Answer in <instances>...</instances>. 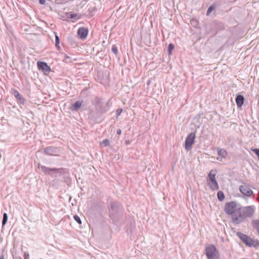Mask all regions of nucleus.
Returning a JSON list of instances; mask_svg holds the SVG:
<instances>
[{
  "label": "nucleus",
  "instance_id": "f257e3e1",
  "mask_svg": "<svg viewBox=\"0 0 259 259\" xmlns=\"http://www.w3.org/2000/svg\"><path fill=\"white\" fill-rule=\"evenodd\" d=\"M241 207L236 202L231 201L225 204L224 211L227 214L232 215V219L234 223L239 224L243 219L240 213Z\"/></svg>",
  "mask_w": 259,
  "mask_h": 259
},
{
  "label": "nucleus",
  "instance_id": "f03ea898",
  "mask_svg": "<svg viewBox=\"0 0 259 259\" xmlns=\"http://www.w3.org/2000/svg\"><path fill=\"white\" fill-rule=\"evenodd\" d=\"M111 219L115 223L117 222L118 218L121 217V207L117 201H111L108 205Z\"/></svg>",
  "mask_w": 259,
  "mask_h": 259
},
{
  "label": "nucleus",
  "instance_id": "7ed1b4c3",
  "mask_svg": "<svg viewBox=\"0 0 259 259\" xmlns=\"http://www.w3.org/2000/svg\"><path fill=\"white\" fill-rule=\"evenodd\" d=\"M238 236L242 242L249 247H259V240L253 239L245 234L240 233Z\"/></svg>",
  "mask_w": 259,
  "mask_h": 259
},
{
  "label": "nucleus",
  "instance_id": "20e7f679",
  "mask_svg": "<svg viewBox=\"0 0 259 259\" xmlns=\"http://www.w3.org/2000/svg\"><path fill=\"white\" fill-rule=\"evenodd\" d=\"M38 168L40 169L45 175H50L51 177H56L58 174H61L63 169L56 168H49L47 166L38 164Z\"/></svg>",
  "mask_w": 259,
  "mask_h": 259
},
{
  "label": "nucleus",
  "instance_id": "39448f33",
  "mask_svg": "<svg viewBox=\"0 0 259 259\" xmlns=\"http://www.w3.org/2000/svg\"><path fill=\"white\" fill-rule=\"evenodd\" d=\"M254 213V207L253 206H249L244 208L241 207L240 213L243 217L241 220L243 222L246 218H250L253 216Z\"/></svg>",
  "mask_w": 259,
  "mask_h": 259
},
{
  "label": "nucleus",
  "instance_id": "423d86ee",
  "mask_svg": "<svg viewBox=\"0 0 259 259\" xmlns=\"http://www.w3.org/2000/svg\"><path fill=\"white\" fill-rule=\"evenodd\" d=\"M195 139V134L194 133H191L186 137L185 142V149L188 151L192 149V145L194 143Z\"/></svg>",
  "mask_w": 259,
  "mask_h": 259
},
{
  "label": "nucleus",
  "instance_id": "0eeeda50",
  "mask_svg": "<svg viewBox=\"0 0 259 259\" xmlns=\"http://www.w3.org/2000/svg\"><path fill=\"white\" fill-rule=\"evenodd\" d=\"M93 104L95 106L96 109L101 113H105L107 111V109L103 107L102 99L96 97L92 101Z\"/></svg>",
  "mask_w": 259,
  "mask_h": 259
},
{
  "label": "nucleus",
  "instance_id": "6e6552de",
  "mask_svg": "<svg viewBox=\"0 0 259 259\" xmlns=\"http://www.w3.org/2000/svg\"><path fill=\"white\" fill-rule=\"evenodd\" d=\"M239 190L244 196L246 197H250L253 194L251 189L246 184L241 185L239 187Z\"/></svg>",
  "mask_w": 259,
  "mask_h": 259
},
{
  "label": "nucleus",
  "instance_id": "1a4fd4ad",
  "mask_svg": "<svg viewBox=\"0 0 259 259\" xmlns=\"http://www.w3.org/2000/svg\"><path fill=\"white\" fill-rule=\"evenodd\" d=\"M88 33V29L87 28L83 27H80L77 31L78 35H79V37L82 39H83L87 37Z\"/></svg>",
  "mask_w": 259,
  "mask_h": 259
},
{
  "label": "nucleus",
  "instance_id": "9d476101",
  "mask_svg": "<svg viewBox=\"0 0 259 259\" xmlns=\"http://www.w3.org/2000/svg\"><path fill=\"white\" fill-rule=\"evenodd\" d=\"M37 64L39 69L46 72H50L51 71L50 67L45 62L38 61Z\"/></svg>",
  "mask_w": 259,
  "mask_h": 259
},
{
  "label": "nucleus",
  "instance_id": "9b49d317",
  "mask_svg": "<svg viewBox=\"0 0 259 259\" xmlns=\"http://www.w3.org/2000/svg\"><path fill=\"white\" fill-rule=\"evenodd\" d=\"M44 153L49 155H55L57 153V148L53 147H48L45 148Z\"/></svg>",
  "mask_w": 259,
  "mask_h": 259
},
{
  "label": "nucleus",
  "instance_id": "f8f14e48",
  "mask_svg": "<svg viewBox=\"0 0 259 259\" xmlns=\"http://www.w3.org/2000/svg\"><path fill=\"white\" fill-rule=\"evenodd\" d=\"M217 153L219 156L217 159L220 160H222L223 158L226 157L227 155V152L224 149H217Z\"/></svg>",
  "mask_w": 259,
  "mask_h": 259
},
{
  "label": "nucleus",
  "instance_id": "ddd939ff",
  "mask_svg": "<svg viewBox=\"0 0 259 259\" xmlns=\"http://www.w3.org/2000/svg\"><path fill=\"white\" fill-rule=\"evenodd\" d=\"M211 259H220V255L214 246H211Z\"/></svg>",
  "mask_w": 259,
  "mask_h": 259
},
{
  "label": "nucleus",
  "instance_id": "4468645a",
  "mask_svg": "<svg viewBox=\"0 0 259 259\" xmlns=\"http://www.w3.org/2000/svg\"><path fill=\"white\" fill-rule=\"evenodd\" d=\"M244 98L241 95H238L236 98V102L238 107H241L243 104Z\"/></svg>",
  "mask_w": 259,
  "mask_h": 259
},
{
  "label": "nucleus",
  "instance_id": "2eb2a0df",
  "mask_svg": "<svg viewBox=\"0 0 259 259\" xmlns=\"http://www.w3.org/2000/svg\"><path fill=\"white\" fill-rule=\"evenodd\" d=\"M13 93H14V96L18 100H19L21 103H23L24 104V102H25V99L23 97H22L21 95L19 93V92L17 91L16 90H14L13 91Z\"/></svg>",
  "mask_w": 259,
  "mask_h": 259
},
{
  "label": "nucleus",
  "instance_id": "dca6fc26",
  "mask_svg": "<svg viewBox=\"0 0 259 259\" xmlns=\"http://www.w3.org/2000/svg\"><path fill=\"white\" fill-rule=\"evenodd\" d=\"M253 228L256 230L259 234V219L253 220L251 222Z\"/></svg>",
  "mask_w": 259,
  "mask_h": 259
},
{
  "label": "nucleus",
  "instance_id": "f3484780",
  "mask_svg": "<svg viewBox=\"0 0 259 259\" xmlns=\"http://www.w3.org/2000/svg\"><path fill=\"white\" fill-rule=\"evenodd\" d=\"M211 189L215 190H218L219 189V186L215 180L214 176H211Z\"/></svg>",
  "mask_w": 259,
  "mask_h": 259
},
{
  "label": "nucleus",
  "instance_id": "a211bd4d",
  "mask_svg": "<svg viewBox=\"0 0 259 259\" xmlns=\"http://www.w3.org/2000/svg\"><path fill=\"white\" fill-rule=\"evenodd\" d=\"M82 105V102L80 101H76L74 104H73V108L74 110H77L79 109Z\"/></svg>",
  "mask_w": 259,
  "mask_h": 259
},
{
  "label": "nucleus",
  "instance_id": "6ab92c4d",
  "mask_svg": "<svg viewBox=\"0 0 259 259\" xmlns=\"http://www.w3.org/2000/svg\"><path fill=\"white\" fill-rule=\"evenodd\" d=\"M205 252L207 259H210V246L209 245L206 246Z\"/></svg>",
  "mask_w": 259,
  "mask_h": 259
},
{
  "label": "nucleus",
  "instance_id": "aec40b11",
  "mask_svg": "<svg viewBox=\"0 0 259 259\" xmlns=\"http://www.w3.org/2000/svg\"><path fill=\"white\" fill-rule=\"evenodd\" d=\"M217 195H218V198L219 199V200H220V201L224 200V199L225 198V195H224V193L222 191L218 192Z\"/></svg>",
  "mask_w": 259,
  "mask_h": 259
},
{
  "label": "nucleus",
  "instance_id": "412c9836",
  "mask_svg": "<svg viewBox=\"0 0 259 259\" xmlns=\"http://www.w3.org/2000/svg\"><path fill=\"white\" fill-rule=\"evenodd\" d=\"M8 221V215L7 213H4L3 214V219L2 221V226H4L7 223Z\"/></svg>",
  "mask_w": 259,
  "mask_h": 259
},
{
  "label": "nucleus",
  "instance_id": "4be33fe9",
  "mask_svg": "<svg viewBox=\"0 0 259 259\" xmlns=\"http://www.w3.org/2000/svg\"><path fill=\"white\" fill-rule=\"evenodd\" d=\"M69 17L70 18L74 19H78L80 18V17L78 16V15L76 13H71L69 15Z\"/></svg>",
  "mask_w": 259,
  "mask_h": 259
},
{
  "label": "nucleus",
  "instance_id": "5701e85b",
  "mask_svg": "<svg viewBox=\"0 0 259 259\" xmlns=\"http://www.w3.org/2000/svg\"><path fill=\"white\" fill-rule=\"evenodd\" d=\"M175 46L172 44H169L168 47V51L169 54H171L172 51L174 49Z\"/></svg>",
  "mask_w": 259,
  "mask_h": 259
},
{
  "label": "nucleus",
  "instance_id": "b1692460",
  "mask_svg": "<svg viewBox=\"0 0 259 259\" xmlns=\"http://www.w3.org/2000/svg\"><path fill=\"white\" fill-rule=\"evenodd\" d=\"M102 144H103L104 146H107L110 145V141L106 139L102 141Z\"/></svg>",
  "mask_w": 259,
  "mask_h": 259
},
{
  "label": "nucleus",
  "instance_id": "393cba45",
  "mask_svg": "<svg viewBox=\"0 0 259 259\" xmlns=\"http://www.w3.org/2000/svg\"><path fill=\"white\" fill-rule=\"evenodd\" d=\"M111 50H112V52L115 55H116L117 54V52H118L117 48V47L115 45L112 46Z\"/></svg>",
  "mask_w": 259,
  "mask_h": 259
},
{
  "label": "nucleus",
  "instance_id": "a878e982",
  "mask_svg": "<svg viewBox=\"0 0 259 259\" xmlns=\"http://www.w3.org/2000/svg\"><path fill=\"white\" fill-rule=\"evenodd\" d=\"M190 23H191L192 25H193V26H194L195 27H196L197 25H198V22L195 19L191 20V21H190Z\"/></svg>",
  "mask_w": 259,
  "mask_h": 259
},
{
  "label": "nucleus",
  "instance_id": "bb28decb",
  "mask_svg": "<svg viewBox=\"0 0 259 259\" xmlns=\"http://www.w3.org/2000/svg\"><path fill=\"white\" fill-rule=\"evenodd\" d=\"M74 220L79 224H81V219L80 218V217L77 215H75L74 216Z\"/></svg>",
  "mask_w": 259,
  "mask_h": 259
},
{
  "label": "nucleus",
  "instance_id": "cd10ccee",
  "mask_svg": "<svg viewBox=\"0 0 259 259\" xmlns=\"http://www.w3.org/2000/svg\"><path fill=\"white\" fill-rule=\"evenodd\" d=\"M207 186L210 187V171L208 174L207 179Z\"/></svg>",
  "mask_w": 259,
  "mask_h": 259
},
{
  "label": "nucleus",
  "instance_id": "c85d7f7f",
  "mask_svg": "<svg viewBox=\"0 0 259 259\" xmlns=\"http://www.w3.org/2000/svg\"><path fill=\"white\" fill-rule=\"evenodd\" d=\"M55 35L56 44H60V39L59 36L57 34L56 32H55Z\"/></svg>",
  "mask_w": 259,
  "mask_h": 259
},
{
  "label": "nucleus",
  "instance_id": "c756f323",
  "mask_svg": "<svg viewBox=\"0 0 259 259\" xmlns=\"http://www.w3.org/2000/svg\"><path fill=\"white\" fill-rule=\"evenodd\" d=\"M24 259H29V254L28 252H26L24 253Z\"/></svg>",
  "mask_w": 259,
  "mask_h": 259
},
{
  "label": "nucleus",
  "instance_id": "7c9ffc66",
  "mask_svg": "<svg viewBox=\"0 0 259 259\" xmlns=\"http://www.w3.org/2000/svg\"><path fill=\"white\" fill-rule=\"evenodd\" d=\"M252 151L259 157V149H254Z\"/></svg>",
  "mask_w": 259,
  "mask_h": 259
},
{
  "label": "nucleus",
  "instance_id": "2f4dec72",
  "mask_svg": "<svg viewBox=\"0 0 259 259\" xmlns=\"http://www.w3.org/2000/svg\"><path fill=\"white\" fill-rule=\"evenodd\" d=\"M122 109H118L116 110V113H117V115H119L121 114V113L122 112Z\"/></svg>",
  "mask_w": 259,
  "mask_h": 259
},
{
  "label": "nucleus",
  "instance_id": "473e14b6",
  "mask_svg": "<svg viewBox=\"0 0 259 259\" xmlns=\"http://www.w3.org/2000/svg\"><path fill=\"white\" fill-rule=\"evenodd\" d=\"M46 0H39V3L41 5H45L46 4Z\"/></svg>",
  "mask_w": 259,
  "mask_h": 259
},
{
  "label": "nucleus",
  "instance_id": "72a5a7b5",
  "mask_svg": "<svg viewBox=\"0 0 259 259\" xmlns=\"http://www.w3.org/2000/svg\"><path fill=\"white\" fill-rule=\"evenodd\" d=\"M210 13V6L207 9V15H209Z\"/></svg>",
  "mask_w": 259,
  "mask_h": 259
},
{
  "label": "nucleus",
  "instance_id": "f704fd0d",
  "mask_svg": "<svg viewBox=\"0 0 259 259\" xmlns=\"http://www.w3.org/2000/svg\"><path fill=\"white\" fill-rule=\"evenodd\" d=\"M55 46H56V47L57 48L58 50H60V47L59 44H56L55 43Z\"/></svg>",
  "mask_w": 259,
  "mask_h": 259
},
{
  "label": "nucleus",
  "instance_id": "c9c22d12",
  "mask_svg": "<svg viewBox=\"0 0 259 259\" xmlns=\"http://www.w3.org/2000/svg\"><path fill=\"white\" fill-rule=\"evenodd\" d=\"M117 134L118 135H120L121 134V130L120 129H118L117 130Z\"/></svg>",
  "mask_w": 259,
  "mask_h": 259
},
{
  "label": "nucleus",
  "instance_id": "e433bc0d",
  "mask_svg": "<svg viewBox=\"0 0 259 259\" xmlns=\"http://www.w3.org/2000/svg\"><path fill=\"white\" fill-rule=\"evenodd\" d=\"M14 259H22V258L20 256H16L14 257Z\"/></svg>",
  "mask_w": 259,
  "mask_h": 259
},
{
  "label": "nucleus",
  "instance_id": "4c0bfd02",
  "mask_svg": "<svg viewBox=\"0 0 259 259\" xmlns=\"http://www.w3.org/2000/svg\"><path fill=\"white\" fill-rule=\"evenodd\" d=\"M0 259H4V255L3 254L1 256Z\"/></svg>",
  "mask_w": 259,
  "mask_h": 259
},
{
  "label": "nucleus",
  "instance_id": "58836bf2",
  "mask_svg": "<svg viewBox=\"0 0 259 259\" xmlns=\"http://www.w3.org/2000/svg\"><path fill=\"white\" fill-rule=\"evenodd\" d=\"M150 80H148V82H147V84H149L150 83Z\"/></svg>",
  "mask_w": 259,
  "mask_h": 259
},
{
  "label": "nucleus",
  "instance_id": "ea45409f",
  "mask_svg": "<svg viewBox=\"0 0 259 259\" xmlns=\"http://www.w3.org/2000/svg\"><path fill=\"white\" fill-rule=\"evenodd\" d=\"M126 143V144H128L129 143V142L127 141Z\"/></svg>",
  "mask_w": 259,
  "mask_h": 259
}]
</instances>
